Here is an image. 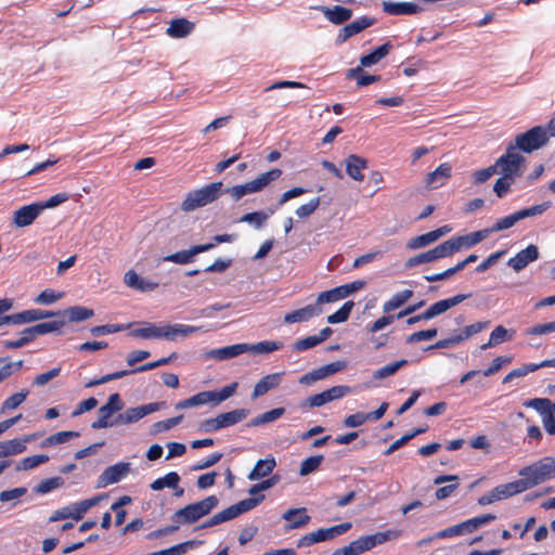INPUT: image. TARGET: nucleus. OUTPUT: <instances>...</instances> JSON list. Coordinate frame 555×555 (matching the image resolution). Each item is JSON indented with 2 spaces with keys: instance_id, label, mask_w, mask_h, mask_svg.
Returning a JSON list of instances; mask_svg holds the SVG:
<instances>
[{
  "instance_id": "6ab92c4d",
  "label": "nucleus",
  "mask_w": 555,
  "mask_h": 555,
  "mask_svg": "<svg viewBox=\"0 0 555 555\" xmlns=\"http://www.w3.org/2000/svg\"><path fill=\"white\" fill-rule=\"evenodd\" d=\"M539 258V249L535 245L530 244L525 249L518 251L512 257L507 264L513 268L516 272L526 268L530 262Z\"/></svg>"
},
{
  "instance_id": "5fc2aeb1",
  "label": "nucleus",
  "mask_w": 555,
  "mask_h": 555,
  "mask_svg": "<svg viewBox=\"0 0 555 555\" xmlns=\"http://www.w3.org/2000/svg\"><path fill=\"white\" fill-rule=\"evenodd\" d=\"M323 460H324V456L321 454L313 455V456H310V457L304 460L300 464L299 475L307 476V475L315 472L320 467Z\"/></svg>"
},
{
  "instance_id": "a211bd4d",
  "label": "nucleus",
  "mask_w": 555,
  "mask_h": 555,
  "mask_svg": "<svg viewBox=\"0 0 555 555\" xmlns=\"http://www.w3.org/2000/svg\"><path fill=\"white\" fill-rule=\"evenodd\" d=\"M322 313V308L319 307V305L311 304L307 305L306 307L296 309L292 312H288L284 315V322L286 324H294V323H302L308 322L314 317H318Z\"/></svg>"
},
{
  "instance_id": "cd10ccee",
  "label": "nucleus",
  "mask_w": 555,
  "mask_h": 555,
  "mask_svg": "<svg viewBox=\"0 0 555 555\" xmlns=\"http://www.w3.org/2000/svg\"><path fill=\"white\" fill-rule=\"evenodd\" d=\"M124 282L128 287L140 292L154 291L158 286L155 282L144 280L132 269L125 273Z\"/></svg>"
},
{
  "instance_id": "c756f323",
  "label": "nucleus",
  "mask_w": 555,
  "mask_h": 555,
  "mask_svg": "<svg viewBox=\"0 0 555 555\" xmlns=\"http://www.w3.org/2000/svg\"><path fill=\"white\" fill-rule=\"evenodd\" d=\"M491 230L482 229L479 231L472 232L466 235L455 236L454 241L457 246V250L462 248H470L489 236Z\"/></svg>"
},
{
  "instance_id": "3c124183",
  "label": "nucleus",
  "mask_w": 555,
  "mask_h": 555,
  "mask_svg": "<svg viewBox=\"0 0 555 555\" xmlns=\"http://www.w3.org/2000/svg\"><path fill=\"white\" fill-rule=\"evenodd\" d=\"M64 485V479L62 477H52L42 480L35 488L34 491L38 494H46L54 489H57Z\"/></svg>"
},
{
  "instance_id": "a18cd8bd",
  "label": "nucleus",
  "mask_w": 555,
  "mask_h": 555,
  "mask_svg": "<svg viewBox=\"0 0 555 555\" xmlns=\"http://www.w3.org/2000/svg\"><path fill=\"white\" fill-rule=\"evenodd\" d=\"M124 402L119 393L116 392L108 397L107 402L98 410V413H104L105 415L112 417L113 414L121 411Z\"/></svg>"
},
{
  "instance_id": "e2e57ef3",
  "label": "nucleus",
  "mask_w": 555,
  "mask_h": 555,
  "mask_svg": "<svg viewBox=\"0 0 555 555\" xmlns=\"http://www.w3.org/2000/svg\"><path fill=\"white\" fill-rule=\"evenodd\" d=\"M27 396H28V391L27 390L21 391V392H16V393L10 396L2 403L0 412L4 413L8 410L16 409L20 404H22L24 402V400L26 399Z\"/></svg>"
},
{
  "instance_id": "774afa93",
  "label": "nucleus",
  "mask_w": 555,
  "mask_h": 555,
  "mask_svg": "<svg viewBox=\"0 0 555 555\" xmlns=\"http://www.w3.org/2000/svg\"><path fill=\"white\" fill-rule=\"evenodd\" d=\"M518 222V218L516 216V212L505 216L499 220L489 229L492 232H500L506 229L512 228Z\"/></svg>"
},
{
  "instance_id": "dca6fc26",
  "label": "nucleus",
  "mask_w": 555,
  "mask_h": 555,
  "mask_svg": "<svg viewBox=\"0 0 555 555\" xmlns=\"http://www.w3.org/2000/svg\"><path fill=\"white\" fill-rule=\"evenodd\" d=\"M451 231L452 228L450 225H442L430 232L412 237L411 240H409L406 247L409 249H418L426 247Z\"/></svg>"
},
{
  "instance_id": "f3484780",
  "label": "nucleus",
  "mask_w": 555,
  "mask_h": 555,
  "mask_svg": "<svg viewBox=\"0 0 555 555\" xmlns=\"http://www.w3.org/2000/svg\"><path fill=\"white\" fill-rule=\"evenodd\" d=\"M212 248H215V244L194 245L188 250H180L175 254H170L164 257L163 260L166 262L186 264L193 262L194 256L197 254L208 251Z\"/></svg>"
},
{
  "instance_id": "09e8293b",
  "label": "nucleus",
  "mask_w": 555,
  "mask_h": 555,
  "mask_svg": "<svg viewBox=\"0 0 555 555\" xmlns=\"http://www.w3.org/2000/svg\"><path fill=\"white\" fill-rule=\"evenodd\" d=\"M408 364V360L402 359L392 363H389L373 373L375 379H384L396 374L402 366Z\"/></svg>"
},
{
  "instance_id": "412c9836",
  "label": "nucleus",
  "mask_w": 555,
  "mask_h": 555,
  "mask_svg": "<svg viewBox=\"0 0 555 555\" xmlns=\"http://www.w3.org/2000/svg\"><path fill=\"white\" fill-rule=\"evenodd\" d=\"M346 172L354 181H363L364 175L362 171L367 168L369 162L366 158L357 154H350L345 159Z\"/></svg>"
},
{
  "instance_id": "72a5a7b5",
  "label": "nucleus",
  "mask_w": 555,
  "mask_h": 555,
  "mask_svg": "<svg viewBox=\"0 0 555 555\" xmlns=\"http://www.w3.org/2000/svg\"><path fill=\"white\" fill-rule=\"evenodd\" d=\"M94 315V311L92 309L81 307V306H74L65 309L62 311L61 317L62 320H67L68 322H80L85 321L87 319H90Z\"/></svg>"
},
{
  "instance_id": "8fccbe9b",
  "label": "nucleus",
  "mask_w": 555,
  "mask_h": 555,
  "mask_svg": "<svg viewBox=\"0 0 555 555\" xmlns=\"http://www.w3.org/2000/svg\"><path fill=\"white\" fill-rule=\"evenodd\" d=\"M354 302L351 300L346 301L336 312L327 317V322L331 324L341 323L348 320Z\"/></svg>"
},
{
  "instance_id": "6e6552de",
  "label": "nucleus",
  "mask_w": 555,
  "mask_h": 555,
  "mask_svg": "<svg viewBox=\"0 0 555 555\" xmlns=\"http://www.w3.org/2000/svg\"><path fill=\"white\" fill-rule=\"evenodd\" d=\"M64 325V320H52L29 326L21 332L17 339L7 341L4 347H23L31 343L36 336L59 332Z\"/></svg>"
},
{
  "instance_id": "c03bdc74",
  "label": "nucleus",
  "mask_w": 555,
  "mask_h": 555,
  "mask_svg": "<svg viewBox=\"0 0 555 555\" xmlns=\"http://www.w3.org/2000/svg\"><path fill=\"white\" fill-rule=\"evenodd\" d=\"M285 413L284 408H275L253 418L248 426H260L276 421Z\"/></svg>"
},
{
  "instance_id": "423d86ee",
  "label": "nucleus",
  "mask_w": 555,
  "mask_h": 555,
  "mask_svg": "<svg viewBox=\"0 0 555 555\" xmlns=\"http://www.w3.org/2000/svg\"><path fill=\"white\" fill-rule=\"evenodd\" d=\"M547 143V133L543 130V126H535L526 132L519 133L508 145L515 151L524 153H532Z\"/></svg>"
},
{
  "instance_id": "a19ab883",
  "label": "nucleus",
  "mask_w": 555,
  "mask_h": 555,
  "mask_svg": "<svg viewBox=\"0 0 555 555\" xmlns=\"http://www.w3.org/2000/svg\"><path fill=\"white\" fill-rule=\"evenodd\" d=\"M227 194H229L234 202L240 201L243 196L251 193L258 192L254 181H248L244 184L233 185L224 190Z\"/></svg>"
},
{
  "instance_id": "338daca9",
  "label": "nucleus",
  "mask_w": 555,
  "mask_h": 555,
  "mask_svg": "<svg viewBox=\"0 0 555 555\" xmlns=\"http://www.w3.org/2000/svg\"><path fill=\"white\" fill-rule=\"evenodd\" d=\"M435 260V255L433 254V250L429 249L427 251L410 257L405 262V267L413 268L422 263L433 262Z\"/></svg>"
},
{
  "instance_id": "aec40b11",
  "label": "nucleus",
  "mask_w": 555,
  "mask_h": 555,
  "mask_svg": "<svg viewBox=\"0 0 555 555\" xmlns=\"http://www.w3.org/2000/svg\"><path fill=\"white\" fill-rule=\"evenodd\" d=\"M468 297L469 295L459 294L453 297L439 300L430 305L429 308L424 311V317H427L430 320L437 315L444 313L446 311L461 304Z\"/></svg>"
},
{
  "instance_id": "5701e85b",
  "label": "nucleus",
  "mask_w": 555,
  "mask_h": 555,
  "mask_svg": "<svg viewBox=\"0 0 555 555\" xmlns=\"http://www.w3.org/2000/svg\"><path fill=\"white\" fill-rule=\"evenodd\" d=\"M35 439V435L24 436L8 441L0 442V457L15 455L26 450V443Z\"/></svg>"
},
{
  "instance_id": "7ed1b4c3",
  "label": "nucleus",
  "mask_w": 555,
  "mask_h": 555,
  "mask_svg": "<svg viewBox=\"0 0 555 555\" xmlns=\"http://www.w3.org/2000/svg\"><path fill=\"white\" fill-rule=\"evenodd\" d=\"M218 503L219 500L216 495H209L199 502L189 504L178 509L173 513L171 519L179 526L195 524L201 518L210 514Z\"/></svg>"
},
{
  "instance_id": "58836bf2",
  "label": "nucleus",
  "mask_w": 555,
  "mask_h": 555,
  "mask_svg": "<svg viewBox=\"0 0 555 555\" xmlns=\"http://www.w3.org/2000/svg\"><path fill=\"white\" fill-rule=\"evenodd\" d=\"M413 296L412 289H404L402 292L396 293L389 300L385 301L383 305V311L385 313H389L401 306H403L411 297Z\"/></svg>"
},
{
  "instance_id": "1a4fd4ad",
  "label": "nucleus",
  "mask_w": 555,
  "mask_h": 555,
  "mask_svg": "<svg viewBox=\"0 0 555 555\" xmlns=\"http://www.w3.org/2000/svg\"><path fill=\"white\" fill-rule=\"evenodd\" d=\"M248 414L249 410L247 409L232 410L230 412L221 413L216 417L203 421L201 427L206 433L217 431L244 421Z\"/></svg>"
},
{
  "instance_id": "4468645a",
  "label": "nucleus",
  "mask_w": 555,
  "mask_h": 555,
  "mask_svg": "<svg viewBox=\"0 0 555 555\" xmlns=\"http://www.w3.org/2000/svg\"><path fill=\"white\" fill-rule=\"evenodd\" d=\"M375 22L376 20L371 16H362L351 22L339 30L336 42L339 44L346 42L349 38L374 25Z\"/></svg>"
},
{
  "instance_id": "f03ea898",
  "label": "nucleus",
  "mask_w": 555,
  "mask_h": 555,
  "mask_svg": "<svg viewBox=\"0 0 555 555\" xmlns=\"http://www.w3.org/2000/svg\"><path fill=\"white\" fill-rule=\"evenodd\" d=\"M527 489L555 478V456H545L519 470Z\"/></svg>"
},
{
  "instance_id": "f8f14e48",
  "label": "nucleus",
  "mask_w": 555,
  "mask_h": 555,
  "mask_svg": "<svg viewBox=\"0 0 555 555\" xmlns=\"http://www.w3.org/2000/svg\"><path fill=\"white\" fill-rule=\"evenodd\" d=\"M130 469L131 464L129 462H119L106 467L99 476L96 487L105 488L108 485L119 482L130 473Z\"/></svg>"
},
{
  "instance_id": "4c0bfd02",
  "label": "nucleus",
  "mask_w": 555,
  "mask_h": 555,
  "mask_svg": "<svg viewBox=\"0 0 555 555\" xmlns=\"http://www.w3.org/2000/svg\"><path fill=\"white\" fill-rule=\"evenodd\" d=\"M363 66H358V67H354V68H350L348 72H347V78L349 79H356L357 80V85L359 87H364V86H369L373 82H377L380 80V76L379 75H369V74H365L362 69Z\"/></svg>"
},
{
  "instance_id": "7c9ffc66",
  "label": "nucleus",
  "mask_w": 555,
  "mask_h": 555,
  "mask_svg": "<svg viewBox=\"0 0 555 555\" xmlns=\"http://www.w3.org/2000/svg\"><path fill=\"white\" fill-rule=\"evenodd\" d=\"M323 13L331 23L336 25H340L349 21L352 16V10L341 5L324 8Z\"/></svg>"
},
{
  "instance_id": "680f3d73",
  "label": "nucleus",
  "mask_w": 555,
  "mask_h": 555,
  "mask_svg": "<svg viewBox=\"0 0 555 555\" xmlns=\"http://www.w3.org/2000/svg\"><path fill=\"white\" fill-rule=\"evenodd\" d=\"M264 500L263 494H259L258 496L248 498L245 500L240 501L236 504H233L238 516L243 513H246L253 508H255L257 505H259Z\"/></svg>"
},
{
  "instance_id": "c9c22d12",
  "label": "nucleus",
  "mask_w": 555,
  "mask_h": 555,
  "mask_svg": "<svg viewBox=\"0 0 555 555\" xmlns=\"http://www.w3.org/2000/svg\"><path fill=\"white\" fill-rule=\"evenodd\" d=\"M276 466V462L274 457H267L264 460H259L253 470L248 474L249 480H257L262 477L269 476L274 467Z\"/></svg>"
},
{
  "instance_id": "473e14b6",
  "label": "nucleus",
  "mask_w": 555,
  "mask_h": 555,
  "mask_svg": "<svg viewBox=\"0 0 555 555\" xmlns=\"http://www.w3.org/2000/svg\"><path fill=\"white\" fill-rule=\"evenodd\" d=\"M281 378L279 373L269 374L262 377L254 387L253 398L266 395L269 390L280 385Z\"/></svg>"
},
{
  "instance_id": "4be33fe9",
  "label": "nucleus",
  "mask_w": 555,
  "mask_h": 555,
  "mask_svg": "<svg viewBox=\"0 0 555 555\" xmlns=\"http://www.w3.org/2000/svg\"><path fill=\"white\" fill-rule=\"evenodd\" d=\"M541 367H555V359L543 360L540 363H528L520 367L514 369L503 378V384H507L515 378L524 377L528 373L534 372Z\"/></svg>"
},
{
  "instance_id": "13d9d810",
  "label": "nucleus",
  "mask_w": 555,
  "mask_h": 555,
  "mask_svg": "<svg viewBox=\"0 0 555 555\" xmlns=\"http://www.w3.org/2000/svg\"><path fill=\"white\" fill-rule=\"evenodd\" d=\"M328 402H332L327 390H324L320 393L312 395L305 399V401L300 404L301 408H320Z\"/></svg>"
},
{
  "instance_id": "9d476101",
  "label": "nucleus",
  "mask_w": 555,
  "mask_h": 555,
  "mask_svg": "<svg viewBox=\"0 0 555 555\" xmlns=\"http://www.w3.org/2000/svg\"><path fill=\"white\" fill-rule=\"evenodd\" d=\"M175 359H177V353L172 352L169 357L162 358V359H159L157 361H154V362L145 363V364H143V365H141V366L134 369V370H122V371H118V372H115V373H112V374H106V375H104V376H102L101 378H98V379H92V380H90V382H88L86 384V387L87 388L94 387V386H98V385H101V384H105V383L114 380V379L121 378L124 376H127V375L135 373V372H145V371H150V370L156 369V367L162 366V365H167L168 363H170Z\"/></svg>"
},
{
  "instance_id": "f704fd0d",
  "label": "nucleus",
  "mask_w": 555,
  "mask_h": 555,
  "mask_svg": "<svg viewBox=\"0 0 555 555\" xmlns=\"http://www.w3.org/2000/svg\"><path fill=\"white\" fill-rule=\"evenodd\" d=\"M351 526V522H343L330 528H321L313 533L317 542H323L347 532Z\"/></svg>"
},
{
  "instance_id": "052dcab7",
  "label": "nucleus",
  "mask_w": 555,
  "mask_h": 555,
  "mask_svg": "<svg viewBox=\"0 0 555 555\" xmlns=\"http://www.w3.org/2000/svg\"><path fill=\"white\" fill-rule=\"evenodd\" d=\"M524 405L537 410L543 416L552 413V401L547 398H534L526 401Z\"/></svg>"
},
{
  "instance_id": "f257e3e1",
  "label": "nucleus",
  "mask_w": 555,
  "mask_h": 555,
  "mask_svg": "<svg viewBox=\"0 0 555 555\" xmlns=\"http://www.w3.org/2000/svg\"><path fill=\"white\" fill-rule=\"evenodd\" d=\"M129 335L142 339H166L175 341L179 337H185L198 328L186 324H169L165 322H137L130 323Z\"/></svg>"
},
{
  "instance_id": "39448f33",
  "label": "nucleus",
  "mask_w": 555,
  "mask_h": 555,
  "mask_svg": "<svg viewBox=\"0 0 555 555\" xmlns=\"http://www.w3.org/2000/svg\"><path fill=\"white\" fill-rule=\"evenodd\" d=\"M525 165L526 158L509 145H507L505 153L494 163V166H496V172H500L503 177L513 180L522 176Z\"/></svg>"
},
{
  "instance_id": "603ef678",
  "label": "nucleus",
  "mask_w": 555,
  "mask_h": 555,
  "mask_svg": "<svg viewBox=\"0 0 555 555\" xmlns=\"http://www.w3.org/2000/svg\"><path fill=\"white\" fill-rule=\"evenodd\" d=\"M130 324H104L94 326L90 330L92 336H104L118 332L126 331L130 327Z\"/></svg>"
},
{
  "instance_id": "a878e982",
  "label": "nucleus",
  "mask_w": 555,
  "mask_h": 555,
  "mask_svg": "<svg viewBox=\"0 0 555 555\" xmlns=\"http://www.w3.org/2000/svg\"><path fill=\"white\" fill-rule=\"evenodd\" d=\"M383 10L390 15H412L422 11V8L412 2H383Z\"/></svg>"
},
{
  "instance_id": "de8ad7c7",
  "label": "nucleus",
  "mask_w": 555,
  "mask_h": 555,
  "mask_svg": "<svg viewBox=\"0 0 555 555\" xmlns=\"http://www.w3.org/2000/svg\"><path fill=\"white\" fill-rule=\"evenodd\" d=\"M282 176V170L279 168H273L267 172L260 173L256 179H254L255 186L257 191H261L271 182L278 180Z\"/></svg>"
},
{
  "instance_id": "69168bd1",
  "label": "nucleus",
  "mask_w": 555,
  "mask_h": 555,
  "mask_svg": "<svg viewBox=\"0 0 555 555\" xmlns=\"http://www.w3.org/2000/svg\"><path fill=\"white\" fill-rule=\"evenodd\" d=\"M320 203H321L320 197L311 198L308 203L299 206L295 210V214L299 218H308L309 216H311L319 208Z\"/></svg>"
},
{
  "instance_id": "e433bc0d",
  "label": "nucleus",
  "mask_w": 555,
  "mask_h": 555,
  "mask_svg": "<svg viewBox=\"0 0 555 555\" xmlns=\"http://www.w3.org/2000/svg\"><path fill=\"white\" fill-rule=\"evenodd\" d=\"M391 48L392 46L390 44V42H386L377 47L371 53L361 56L360 65L363 67H369L378 63L383 57H385L389 53Z\"/></svg>"
},
{
  "instance_id": "864d4df0",
  "label": "nucleus",
  "mask_w": 555,
  "mask_h": 555,
  "mask_svg": "<svg viewBox=\"0 0 555 555\" xmlns=\"http://www.w3.org/2000/svg\"><path fill=\"white\" fill-rule=\"evenodd\" d=\"M79 436H80V434L78 431H73V430L59 431V433L53 434L50 437H48L42 442V447L64 443V442H67L68 440H70V439L77 438Z\"/></svg>"
},
{
  "instance_id": "bb28decb",
  "label": "nucleus",
  "mask_w": 555,
  "mask_h": 555,
  "mask_svg": "<svg viewBox=\"0 0 555 555\" xmlns=\"http://www.w3.org/2000/svg\"><path fill=\"white\" fill-rule=\"evenodd\" d=\"M451 170L450 164H440L434 171L427 173L425 179L426 185L434 189L443 185L451 177Z\"/></svg>"
},
{
  "instance_id": "9b49d317",
  "label": "nucleus",
  "mask_w": 555,
  "mask_h": 555,
  "mask_svg": "<svg viewBox=\"0 0 555 555\" xmlns=\"http://www.w3.org/2000/svg\"><path fill=\"white\" fill-rule=\"evenodd\" d=\"M162 404L163 403L160 402H154L135 408H129L124 413H119L115 417V424L119 426L135 423L144 416L158 411Z\"/></svg>"
},
{
  "instance_id": "ea45409f",
  "label": "nucleus",
  "mask_w": 555,
  "mask_h": 555,
  "mask_svg": "<svg viewBox=\"0 0 555 555\" xmlns=\"http://www.w3.org/2000/svg\"><path fill=\"white\" fill-rule=\"evenodd\" d=\"M514 333V331H508L504 326L499 325L491 332L489 341L480 347H490L491 345H500L509 341L512 340Z\"/></svg>"
},
{
  "instance_id": "2eb2a0df",
  "label": "nucleus",
  "mask_w": 555,
  "mask_h": 555,
  "mask_svg": "<svg viewBox=\"0 0 555 555\" xmlns=\"http://www.w3.org/2000/svg\"><path fill=\"white\" fill-rule=\"evenodd\" d=\"M42 212V207L39 203H31L29 205L22 206L16 209L13 214V223L18 228H25L30 225Z\"/></svg>"
},
{
  "instance_id": "bf43d9fd",
  "label": "nucleus",
  "mask_w": 555,
  "mask_h": 555,
  "mask_svg": "<svg viewBox=\"0 0 555 555\" xmlns=\"http://www.w3.org/2000/svg\"><path fill=\"white\" fill-rule=\"evenodd\" d=\"M11 324H25L38 321V309L24 310L10 315Z\"/></svg>"
},
{
  "instance_id": "20e7f679",
  "label": "nucleus",
  "mask_w": 555,
  "mask_h": 555,
  "mask_svg": "<svg viewBox=\"0 0 555 555\" xmlns=\"http://www.w3.org/2000/svg\"><path fill=\"white\" fill-rule=\"evenodd\" d=\"M223 183L212 182L189 192L181 203V210L190 212L217 201L222 194Z\"/></svg>"
},
{
  "instance_id": "c85d7f7f",
  "label": "nucleus",
  "mask_w": 555,
  "mask_h": 555,
  "mask_svg": "<svg viewBox=\"0 0 555 555\" xmlns=\"http://www.w3.org/2000/svg\"><path fill=\"white\" fill-rule=\"evenodd\" d=\"M495 496L498 501L511 498L515 494L521 493L527 491L526 483L522 481V479H518L505 485H500L495 487L494 489Z\"/></svg>"
},
{
  "instance_id": "ddd939ff",
  "label": "nucleus",
  "mask_w": 555,
  "mask_h": 555,
  "mask_svg": "<svg viewBox=\"0 0 555 555\" xmlns=\"http://www.w3.org/2000/svg\"><path fill=\"white\" fill-rule=\"evenodd\" d=\"M347 366V362L344 360H338L326 365L320 366L318 369L312 370L311 372L306 373L299 379L300 384L310 385L314 382L324 379L331 375H334L340 371H343Z\"/></svg>"
},
{
  "instance_id": "79ce46f5",
  "label": "nucleus",
  "mask_w": 555,
  "mask_h": 555,
  "mask_svg": "<svg viewBox=\"0 0 555 555\" xmlns=\"http://www.w3.org/2000/svg\"><path fill=\"white\" fill-rule=\"evenodd\" d=\"M179 482H180V476L178 475V473L170 472L167 475H165L164 477L154 480L151 483V489L154 491H160L166 487L177 489V486L179 485Z\"/></svg>"
},
{
  "instance_id": "393cba45",
  "label": "nucleus",
  "mask_w": 555,
  "mask_h": 555,
  "mask_svg": "<svg viewBox=\"0 0 555 555\" xmlns=\"http://www.w3.org/2000/svg\"><path fill=\"white\" fill-rule=\"evenodd\" d=\"M482 327H483V324L480 322L470 324V325L466 326L464 330L460 331L459 334H454V335H451L447 339L439 340L436 344L431 345L430 347H448L449 345L460 344L464 339H466L469 336L481 331Z\"/></svg>"
},
{
  "instance_id": "b1692460",
  "label": "nucleus",
  "mask_w": 555,
  "mask_h": 555,
  "mask_svg": "<svg viewBox=\"0 0 555 555\" xmlns=\"http://www.w3.org/2000/svg\"><path fill=\"white\" fill-rule=\"evenodd\" d=\"M274 349H249V351H254L255 353H268L273 351ZM244 351H248V349H211L210 351L204 354L205 360H216V361H224L232 359Z\"/></svg>"
},
{
  "instance_id": "4d7b16f0",
  "label": "nucleus",
  "mask_w": 555,
  "mask_h": 555,
  "mask_svg": "<svg viewBox=\"0 0 555 555\" xmlns=\"http://www.w3.org/2000/svg\"><path fill=\"white\" fill-rule=\"evenodd\" d=\"M550 207H551V202H544V203H541L539 205H534V206H531V207H528V208H524V209H520V210L515 211V212H516V216L518 218V221H520V220H522L525 218L542 215Z\"/></svg>"
},
{
  "instance_id": "2f4dec72",
  "label": "nucleus",
  "mask_w": 555,
  "mask_h": 555,
  "mask_svg": "<svg viewBox=\"0 0 555 555\" xmlns=\"http://www.w3.org/2000/svg\"><path fill=\"white\" fill-rule=\"evenodd\" d=\"M194 28V24L186 18H176L171 21L167 28V35L171 38H184Z\"/></svg>"
},
{
  "instance_id": "0e129e2a",
  "label": "nucleus",
  "mask_w": 555,
  "mask_h": 555,
  "mask_svg": "<svg viewBox=\"0 0 555 555\" xmlns=\"http://www.w3.org/2000/svg\"><path fill=\"white\" fill-rule=\"evenodd\" d=\"M182 415H179L165 421L156 422L153 424L151 433L153 435H157L159 433L167 431L177 426L182 421Z\"/></svg>"
},
{
  "instance_id": "37998d69",
  "label": "nucleus",
  "mask_w": 555,
  "mask_h": 555,
  "mask_svg": "<svg viewBox=\"0 0 555 555\" xmlns=\"http://www.w3.org/2000/svg\"><path fill=\"white\" fill-rule=\"evenodd\" d=\"M345 292H346V289L343 288L341 285L334 287L332 289L322 292L319 294L315 305H319V307H321L323 304L335 302L340 299H344V298H346Z\"/></svg>"
},
{
  "instance_id": "49530a36",
  "label": "nucleus",
  "mask_w": 555,
  "mask_h": 555,
  "mask_svg": "<svg viewBox=\"0 0 555 555\" xmlns=\"http://www.w3.org/2000/svg\"><path fill=\"white\" fill-rule=\"evenodd\" d=\"M433 254L435 255V259H441L446 257H450L453 254L457 253V246L455 244L454 237H451L443 243L437 245L433 249Z\"/></svg>"
},
{
  "instance_id": "0eeeda50",
  "label": "nucleus",
  "mask_w": 555,
  "mask_h": 555,
  "mask_svg": "<svg viewBox=\"0 0 555 555\" xmlns=\"http://www.w3.org/2000/svg\"><path fill=\"white\" fill-rule=\"evenodd\" d=\"M388 539L389 532H376L374 534L363 535L350 542L348 545L335 550L332 555H361L376 545L383 544Z\"/></svg>"
},
{
  "instance_id": "6e6d98bb",
  "label": "nucleus",
  "mask_w": 555,
  "mask_h": 555,
  "mask_svg": "<svg viewBox=\"0 0 555 555\" xmlns=\"http://www.w3.org/2000/svg\"><path fill=\"white\" fill-rule=\"evenodd\" d=\"M48 461H49V456L46 454L27 456L18 463V465L16 466V470H28V469L35 468L41 464H44Z\"/></svg>"
}]
</instances>
